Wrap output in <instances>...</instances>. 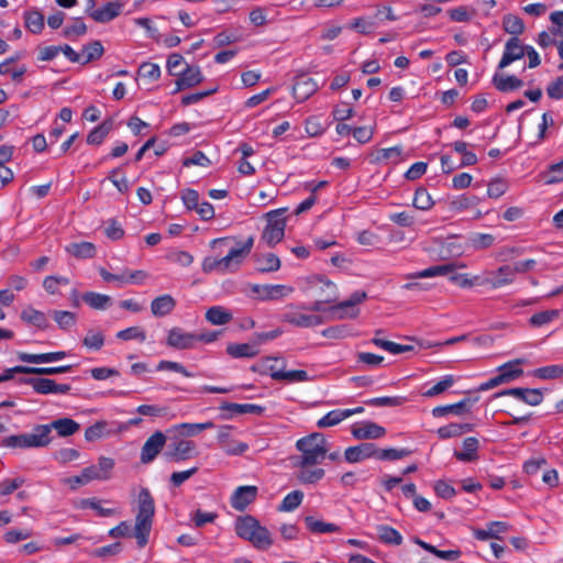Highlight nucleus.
I'll return each mask as SVG.
<instances>
[{
  "label": "nucleus",
  "mask_w": 563,
  "mask_h": 563,
  "mask_svg": "<svg viewBox=\"0 0 563 563\" xmlns=\"http://www.w3.org/2000/svg\"><path fill=\"white\" fill-rule=\"evenodd\" d=\"M139 76L151 82L156 81L161 77V68L155 63H143L139 68Z\"/></svg>",
  "instance_id": "57"
},
{
  "label": "nucleus",
  "mask_w": 563,
  "mask_h": 563,
  "mask_svg": "<svg viewBox=\"0 0 563 563\" xmlns=\"http://www.w3.org/2000/svg\"><path fill=\"white\" fill-rule=\"evenodd\" d=\"M267 223L262 233L261 240L267 246H274L279 243L285 234L286 221L283 218L282 210H273L266 214Z\"/></svg>",
  "instance_id": "9"
},
{
  "label": "nucleus",
  "mask_w": 563,
  "mask_h": 563,
  "mask_svg": "<svg viewBox=\"0 0 563 563\" xmlns=\"http://www.w3.org/2000/svg\"><path fill=\"white\" fill-rule=\"evenodd\" d=\"M303 499V493L301 490H292L287 494L278 506L279 511L290 512L297 509Z\"/></svg>",
  "instance_id": "48"
},
{
  "label": "nucleus",
  "mask_w": 563,
  "mask_h": 563,
  "mask_svg": "<svg viewBox=\"0 0 563 563\" xmlns=\"http://www.w3.org/2000/svg\"><path fill=\"white\" fill-rule=\"evenodd\" d=\"M563 375L561 365H549L534 371V376L541 379H554Z\"/></svg>",
  "instance_id": "61"
},
{
  "label": "nucleus",
  "mask_w": 563,
  "mask_h": 563,
  "mask_svg": "<svg viewBox=\"0 0 563 563\" xmlns=\"http://www.w3.org/2000/svg\"><path fill=\"white\" fill-rule=\"evenodd\" d=\"M454 384V377L452 375L444 376L434 386L423 393L424 397H434L449 389Z\"/></svg>",
  "instance_id": "63"
},
{
  "label": "nucleus",
  "mask_w": 563,
  "mask_h": 563,
  "mask_svg": "<svg viewBox=\"0 0 563 563\" xmlns=\"http://www.w3.org/2000/svg\"><path fill=\"white\" fill-rule=\"evenodd\" d=\"M166 444V435L162 431L154 432L143 444L141 462L148 464L155 460Z\"/></svg>",
  "instance_id": "15"
},
{
  "label": "nucleus",
  "mask_w": 563,
  "mask_h": 563,
  "mask_svg": "<svg viewBox=\"0 0 563 563\" xmlns=\"http://www.w3.org/2000/svg\"><path fill=\"white\" fill-rule=\"evenodd\" d=\"M166 344L177 350L194 349L197 344L196 333L186 332L181 328H172L167 333Z\"/></svg>",
  "instance_id": "16"
},
{
  "label": "nucleus",
  "mask_w": 563,
  "mask_h": 563,
  "mask_svg": "<svg viewBox=\"0 0 563 563\" xmlns=\"http://www.w3.org/2000/svg\"><path fill=\"white\" fill-rule=\"evenodd\" d=\"M117 338L122 341L137 340L144 342L146 332L141 327H130L117 333Z\"/></svg>",
  "instance_id": "59"
},
{
  "label": "nucleus",
  "mask_w": 563,
  "mask_h": 563,
  "mask_svg": "<svg viewBox=\"0 0 563 563\" xmlns=\"http://www.w3.org/2000/svg\"><path fill=\"white\" fill-rule=\"evenodd\" d=\"M221 410H228L235 415H262L264 412V408L262 406L255 404H234V402H223L220 406Z\"/></svg>",
  "instance_id": "41"
},
{
  "label": "nucleus",
  "mask_w": 563,
  "mask_h": 563,
  "mask_svg": "<svg viewBox=\"0 0 563 563\" xmlns=\"http://www.w3.org/2000/svg\"><path fill=\"white\" fill-rule=\"evenodd\" d=\"M203 75L199 66H190L186 64L184 69H180V74L177 76L176 88L173 93H177L181 90L192 88L203 81Z\"/></svg>",
  "instance_id": "17"
},
{
  "label": "nucleus",
  "mask_w": 563,
  "mask_h": 563,
  "mask_svg": "<svg viewBox=\"0 0 563 563\" xmlns=\"http://www.w3.org/2000/svg\"><path fill=\"white\" fill-rule=\"evenodd\" d=\"M468 399H463L456 404L439 406L432 409L433 417H442L448 413L461 415L463 411L468 410L466 407L470 405Z\"/></svg>",
  "instance_id": "52"
},
{
  "label": "nucleus",
  "mask_w": 563,
  "mask_h": 563,
  "mask_svg": "<svg viewBox=\"0 0 563 563\" xmlns=\"http://www.w3.org/2000/svg\"><path fill=\"white\" fill-rule=\"evenodd\" d=\"M351 432L353 437L358 440L379 439L386 433L383 427L372 421H364L353 426Z\"/></svg>",
  "instance_id": "24"
},
{
  "label": "nucleus",
  "mask_w": 563,
  "mask_h": 563,
  "mask_svg": "<svg viewBox=\"0 0 563 563\" xmlns=\"http://www.w3.org/2000/svg\"><path fill=\"white\" fill-rule=\"evenodd\" d=\"M24 22L26 29L34 34L41 33L44 29V16L37 10L25 11Z\"/></svg>",
  "instance_id": "46"
},
{
  "label": "nucleus",
  "mask_w": 563,
  "mask_h": 563,
  "mask_svg": "<svg viewBox=\"0 0 563 563\" xmlns=\"http://www.w3.org/2000/svg\"><path fill=\"white\" fill-rule=\"evenodd\" d=\"M296 449L301 452L297 461L305 464H319L328 454L329 444L323 434L311 433L296 442Z\"/></svg>",
  "instance_id": "7"
},
{
  "label": "nucleus",
  "mask_w": 563,
  "mask_h": 563,
  "mask_svg": "<svg viewBox=\"0 0 563 563\" xmlns=\"http://www.w3.org/2000/svg\"><path fill=\"white\" fill-rule=\"evenodd\" d=\"M527 52V45H523L521 41L512 36L506 44L501 59L499 60L498 68L504 69L516 60L521 59Z\"/></svg>",
  "instance_id": "18"
},
{
  "label": "nucleus",
  "mask_w": 563,
  "mask_h": 563,
  "mask_svg": "<svg viewBox=\"0 0 563 563\" xmlns=\"http://www.w3.org/2000/svg\"><path fill=\"white\" fill-rule=\"evenodd\" d=\"M235 532L240 538L247 540L258 550H267L273 544L271 532L251 516L236 520Z\"/></svg>",
  "instance_id": "5"
},
{
  "label": "nucleus",
  "mask_w": 563,
  "mask_h": 563,
  "mask_svg": "<svg viewBox=\"0 0 563 563\" xmlns=\"http://www.w3.org/2000/svg\"><path fill=\"white\" fill-rule=\"evenodd\" d=\"M45 426L48 427L49 434L54 429L62 438L70 437L78 432L80 429V424L70 418H59Z\"/></svg>",
  "instance_id": "31"
},
{
  "label": "nucleus",
  "mask_w": 563,
  "mask_h": 563,
  "mask_svg": "<svg viewBox=\"0 0 563 563\" xmlns=\"http://www.w3.org/2000/svg\"><path fill=\"white\" fill-rule=\"evenodd\" d=\"M366 297L367 295L365 291H355L349 299L331 306L329 311L332 313L333 319H354L360 313L357 305L362 303Z\"/></svg>",
  "instance_id": "10"
},
{
  "label": "nucleus",
  "mask_w": 563,
  "mask_h": 563,
  "mask_svg": "<svg viewBox=\"0 0 563 563\" xmlns=\"http://www.w3.org/2000/svg\"><path fill=\"white\" fill-rule=\"evenodd\" d=\"M166 455L173 461L180 462L197 456L198 450L194 441L177 438L168 445Z\"/></svg>",
  "instance_id": "12"
},
{
  "label": "nucleus",
  "mask_w": 563,
  "mask_h": 563,
  "mask_svg": "<svg viewBox=\"0 0 563 563\" xmlns=\"http://www.w3.org/2000/svg\"><path fill=\"white\" fill-rule=\"evenodd\" d=\"M503 29L506 33L511 34L516 37L523 33L525 24L521 18L514 14H506L503 18Z\"/></svg>",
  "instance_id": "47"
},
{
  "label": "nucleus",
  "mask_w": 563,
  "mask_h": 563,
  "mask_svg": "<svg viewBox=\"0 0 563 563\" xmlns=\"http://www.w3.org/2000/svg\"><path fill=\"white\" fill-rule=\"evenodd\" d=\"M465 267L464 264H443L434 265L409 275L408 278H432L437 276H449L451 283L457 285L461 288H471L474 286H483L484 279L482 275L471 277L468 274L456 273L457 268Z\"/></svg>",
  "instance_id": "4"
},
{
  "label": "nucleus",
  "mask_w": 563,
  "mask_h": 563,
  "mask_svg": "<svg viewBox=\"0 0 563 563\" xmlns=\"http://www.w3.org/2000/svg\"><path fill=\"white\" fill-rule=\"evenodd\" d=\"M176 300L170 295H162L154 298L151 302L152 314L156 318L165 317L174 311Z\"/></svg>",
  "instance_id": "29"
},
{
  "label": "nucleus",
  "mask_w": 563,
  "mask_h": 563,
  "mask_svg": "<svg viewBox=\"0 0 563 563\" xmlns=\"http://www.w3.org/2000/svg\"><path fill=\"white\" fill-rule=\"evenodd\" d=\"M205 317L206 320L213 325H224L233 319L232 312L222 306L209 308Z\"/></svg>",
  "instance_id": "35"
},
{
  "label": "nucleus",
  "mask_w": 563,
  "mask_h": 563,
  "mask_svg": "<svg viewBox=\"0 0 563 563\" xmlns=\"http://www.w3.org/2000/svg\"><path fill=\"white\" fill-rule=\"evenodd\" d=\"M294 465L298 468L296 478L302 485L317 484L324 477V470L318 467L317 464H305L302 461H296Z\"/></svg>",
  "instance_id": "20"
},
{
  "label": "nucleus",
  "mask_w": 563,
  "mask_h": 563,
  "mask_svg": "<svg viewBox=\"0 0 563 563\" xmlns=\"http://www.w3.org/2000/svg\"><path fill=\"white\" fill-rule=\"evenodd\" d=\"M112 129L111 122H103L102 124L95 128L87 136L88 144L99 145L103 142L106 136Z\"/></svg>",
  "instance_id": "56"
},
{
  "label": "nucleus",
  "mask_w": 563,
  "mask_h": 563,
  "mask_svg": "<svg viewBox=\"0 0 563 563\" xmlns=\"http://www.w3.org/2000/svg\"><path fill=\"white\" fill-rule=\"evenodd\" d=\"M82 344L93 351H99L104 345V335L101 331L90 329L82 340Z\"/></svg>",
  "instance_id": "55"
},
{
  "label": "nucleus",
  "mask_w": 563,
  "mask_h": 563,
  "mask_svg": "<svg viewBox=\"0 0 563 563\" xmlns=\"http://www.w3.org/2000/svg\"><path fill=\"white\" fill-rule=\"evenodd\" d=\"M377 448L374 443H361L355 446H350L345 450V460L350 463H357L363 460L375 457Z\"/></svg>",
  "instance_id": "25"
},
{
  "label": "nucleus",
  "mask_w": 563,
  "mask_h": 563,
  "mask_svg": "<svg viewBox=\"0 0 563 563\" xmlns=\"http://www.w3.org/2000/svg\"><path fill=\"white\" fill-rule=\"evenodd\" d=\"M214 428L212 421H206L201 423L183 422L172 426L167 432L174 438H189L195 437L198 433Z\"/></svg>",
  "instance_id": "22"
},
{
  "label": "nucleus",
  "mask_w": 563,
  "mask_h": 563,
  "mask_svg": "<svg viewBox=\"0 0 563 563\" xmlns=\"http://www.w3.org/2000/svg\"><path fill=\"white\" fill-rule=\"evenodd\" d=\"M154 514V499L147 488H142L137 497V514L134 526V537L140 548L145 547L148 541Z\"/></svg>",
  "instance_id": "3"
},
{
  "label": "nucleus",
  "mask_w": 563,
  "mask_h": 563,
  "mask_svg": "<svg viewBox=\"0 0 563 563\" xmlns=\"http://www.w3.org/2000/svg\"><path fill=\"white\" fill-rule=\"evenodd\" d=\"M257 495L255 486H240L231 496V506L235 510H244L251 503H253Z\"/></svg>",
  "instance_id": "23"
},
{
  "label": "nucleus",
  "mask_w": 563,
  "mask_h": 563,
  "mask_svg": "<svg viewBox=\"0 0 563 563\" xmlns=\"http://www.w3.org/2000/svg\"><path fill=\"white\" fill-rule=\"evenodd\" d=\"M66 252L77 258H92L96 246L90 242H75L65 247Z\"/></svg>",
  "instance_id": "38"
},
{
  "label": "nucleus",
  "mask_w": 563,
  "mask_h": 563,
  "mask_svg": "<svg viewBox=\"0 0 563 563\" xmlns=\"http://www.w3.org/2000/svg\"><path fill=\"white\" fill-rule=\"evenodd\" d=\"M479 442L476 438L470 437L463 441V450L455 451L454 456L461 462H473L478 459Z\"/></svg>",
  "instance_id": "34"
},
{
  "label": "nucleus",
  "mask_w": 563,
  "mask_h": 563,
  "mask_svg": "<svg viewBox=\"0 0 563 563\" xmlns=\"http://www.w3.org/2000/svg\"><path fill=\"white\" fill-rule=\"evenodd\" d=\"M509 525L504 521H492L488 522L486 529L474 528L473 536L481 541L488 539H499L500 534L508 532Z\"/></svg>",
  "instance_id": "26"
},
{
  "label": "nucleus",
  "mask_w": 563,
  "mask_h": 563,
  "mask_svg": "<svg viewBox=\"0 0 563 563\" xmlns=\"http://www.w3.org/2000/svg\"><path fill=\"white\" fill-rule=\"evenodd\" d=\"M495 87L503 92L512 91L522 87L523 82L516 76L495 74L493 77Z\"/></svg>",
  "instance_id": "39"
},
{
  "label": "nucleus",
  "mask_w": 563,
  "mask_h": 563,
  "mask_svg": "<svg viewBox=\"0 0 563 563\" xmlns=\"http://www.w3.org/2000/svg\"><path fill=\"white\" fill-rule=\"evenodd\" d=\"M523 363L522 358H516L498 367L499 376H505V384L520 377L523 371L519 367Z\"/></svg>",
  "instance_id": "40"
},
{
  "label": "nucleus",
  "mask_w": 563,
  "mask_h": 563,
  "mask_svg": "<svg viewBox=\"0 0 563 563\" xmlns=\"http://www.w3.org/2000/svg\"><path fill=\"white\" fill-rule=\"evenodd\" d=\"M271 377L274 380H287L290 383L294 382H307L309 380V375L303 369H294V371H273Z\"/></svg>",
  "instance_id": "43"
},
{
  "label": "nucleus",
  "mask_w": 563,
  "mask_h": 563,
  "mask_svg": "<svg viewBox=\"0 0 563 563\" xmlns=\"http://www.w3.org/2000/svg\"><path fill=\"white\" fill-rule=\"evenodd\" d=\"M67 356V353L65 351H57V352H48V353H41V354H31L25 352L18 353V358L24 363H32V364H43V363H52L57 362Z\"/></svg>",
  "instance_id": "28"
},
{
  "label": "nucleus",
  "mask_w": 563,
  "mask_h": 563,
  "mask_svg": "<svg viewBox=\"0 0 563 563\" xmlns=\"http://www.w3.org/2000/svg\"><path fill=\"white\" fill-rule=\"evenodd\" d=\"M53 438L46 426L37 424L30 433L9 435L1 440V445L11 449L45 448L51 444Z\"/></svg>",
  "instance_id": "6"
},
{
  "label": "nucleus",
  "mask_w": 563,
  "mask_h": 563,
  "mask_svg": "<svg viewBox=\"0 0 563 563\" xmlns=\"http://www.w3.org/2000/svg\"><path fill=\"white\" fill-rule=\"evenodd\" d=\"M473 430V426L470 423H450L448 426L441 427L438 429L437 433L441 439H450L454 437H459L464 432H470Z\"/></svg>",
  "instance_id": "44"
},
{
  "label": "nucleus",
  "mask_w": 563,
  "mask_h": 563,
  "mask_svg": "<svg viewBox=\"0 0 563 563\" xmlns=\"http://www.w3.org/2000/svg\"><path fill=\"white\" fill-rule=\"evenodd\" d=\"M69 283L67 277L51 275L44 278L43 288L49 295H58L60 294V287L67 286Z\"/></svg>",
  "instance_id": "49"
},
{
  "label": "nucleus",
  "mask_w": 563,
  "mask_h": 563,
  "mask_svg": "<svg viewBox=\"0 0 563 563\" xmlns=\"http://www.w3.org/2000/svg\"><path fill=\"white\" fill-rule=\"evenodd\" d=\"M501 396H512L530 406H538L543 400V394L540 389L533 388H510L505 389L503 391L496 393L494 395L495 398L501 397Z\"/></svg>",
  "instance_id": "21"
},
{
  "label": "nucleus",
  "mask_w": 563,
  "mask_h": 563,
  "mask_svg": "<svg viewBox=\"0 0 563 563\" xmlns=\"http://www.w3.org/2000/svg\"><path fill=\"white\" fill-rule=\"evenodd\" d=\"M302 292L314 297L309 306L311 312L325 311V305L335 302L339 299L336 285L322 275H311L300 280Z\"/></svg>",
  "instance_id": "2"
},
{
  "label": "nucleus",
  "mask_w": 563,
  "mask_h": 563,
  "mask_svg": "<svg viewBox=\"0 0 563 563\" xmlns=\"http://www.w3.org/2000/svg\"><path fill=\"white\" fill-rule=\"evenodd\" d=\"M286 311L282 316V321L297 328H314L324 322V319L311 311L306 305H288Z\"/></svg>",
  "instance_id": "8"
},
{
  "label": "nucleus",
  "mask_w": 563,
  "mask_h": 563,
  "mask_svg": "<svg viewBox=\"0 0 563 563\" xmlns=\"http://www.w3.org/2000/svg\"><path fill=\"white\" fill-rule=\"evenodd\" d=\"M256 271L260 273H273L280 268V260L273 253L256 255Z\"/></svg>",
  "instance_id": "36"
},
{
  "label": "nucleus",
  "mask_w": 563,
  "mask_h": 563,
  "mask_svg": "<svg viewBox=\"0 0 563 563\" xmlns=\"http://www.w3.org/2000/svg\"><path fill=\"white\" fill-rule=\"evenodd\" d=\"M303 520L307 529L312 533H333L341 531V528L338 525L324 522L312 516H307Z\"/></svg>",
  "instance_id": "37"
},
{
  "label": "nucleus",
  "mask_w": 563,
  "mask_h": 563,
  "mask_svg": "<svg viewBox=\"0 0 563 563\" xmlns=\"http://www.w3.org/2000/svg\"><path fill=\"white\" fill-rule=\"evenodd\" d=\"M87 32V26L81 19H75L70 25L64 29V36L67 38H76Z\"/></svg>",
  "instance_id": "64"
},
{
  "label": "nucleus",
  "mask_w": 563,
  "mask_h": 563,
  "mask_svg": "<svg viewBox=\"0 0 563 563\" xmlns=\"http://www.w3.org/2000/svg\"><path fill=\"white\" fill-rule=\"evenodd\" d=\"M251 290L262 301L278 300L288 297L294 292V288L287 285H257L251 286Z\"/></svg>",
  "instance_id": "14"
},
{
  "label": "nucleus",
  "mask_w": 563,
  "mask_h": 563,
  "mask_svg": "<svg viewBox=\"0 0 563 563\" xmlns=\"http://www.w3.org/2000/svg\"><path fill=\"white\" fill-rule=\"evenodd\" d=\"M78 508H80V509L90 508V509L95 510L100 517H110V516L118 514L117 509H114V508H104L102 506V501L97 498H86V499L79 500Z\"/></svg>",
  "instance_id": "45"
},
{
  "label": "nucleus",
  "mask_w": 563,
  "mask_h": 563,
  "mask_svg": "<svg viewBox=\"0 0 563 563\" xmlns=\"http://www.w3.org/2000/svg\"><path fill=\"white\" fill-rule=\"evenodd\" d=\"M482 277L484 279L482 282L483 286L488 285L494 289L509 285L515 280L514 269L510 265H504L496 272H485Z\"/></svg>",
  "instance_id": "19"
},
{
  "label": "nucleus",
  "mask_w": 563,
  "mask_h": 563,
  "mask_svg": "<svg viewBox=\"0 0 563 563\" xmlns=\"http://www.w3.org/2000/svg\"><path fill=\"white\" fill-rule=\"evenodd\" d=\"M121 3L108 2L103 7L90 11V16L99 23H107L115 19L121 13Z\"/></svg>",
  "instance_id": "30"
},
{
  "label": "nucleus",
  "mask_w": 563,
  "mask_h": 563,
  "mask_svg": "<svg viewBox=\"0 0 563 563\" xmlns=\"http://www.w3.org/2000/svg\"><path fill=\"white\" fill-rule=\"evenodd\" d=\"M346 413L344 409H335L329 411L322 418H320L317 422L318 428H329L339 424L343 420L346 419Z\"/></svg>",
  "instance_id": "54"
},
{
  "label": "nucleus",
  "mask_w": 563,
  "mask_h": 563,
  "mask_svg": "<svg viewBox=\"0 0 563 563\" xmlns=\"http://www.w3.org/2000/svg\"><path fill=\"white\" fill-rule=\"evenodd\" d=\"M210 245L219 255H224L206 257L202 262L203 272L230 274L236 272L249 256L254 245V238L249 236L245 241H240L234 236H225L212 240Z\"/></svg>",
  "instance_id": "1"
},
{
  "label": "nucleus",
  "mask_w": 563,
  "mask_h": 563,
  "mask_svg": "<svg viewBox=\"0 0 563 563\" xmlns=\"http://www.w3.org/2000/svg\"><path fill=\"white\" fill-rule=\"evenodd\" d=\"M433 200L431 198V195L424 188H419L415 192L413 197V206L415 208L419 210H429L433 206Z\"/></svg>",
  "instance_id": "58"
},
{
  "label": "nucleus",
  "mask_w": 563,
  "mask_h": 563,
  "mask_svg": "<svg viewBox=\"0 0 563 563\" xmlns=\"http://www.w3.org/2000/svg\"><path fill=\"white\" fill-rule=\"evenodd\" d=\"M23 383L31 386L40 395H65L71 389L68 384H58L54 379L43 377L26 378Z\"/></svg>",
  "instance_id": "11"
},
{
  "label": "nucleus",
  "mask_w": 563,
  "mask_h": 563,
  "mask_svg": "<svg viewBox=\"0 0 563 563\" xmlns=\"http://www.w3.org/2000/svg\"><path fill=\"white\" fill-rule=\"evenodd\" d=\"M317 89L318 85L313 78L308 76H300L297 78L292 87V93L298 101L302 102L312 96Z\"/></svg>",
  "instance_id": "27"
},
{
  "label": "nucleus",
  "mask_w": 563,
  "mask_h": 563,
  "mask_svg": "<svg viewBox=\"0 0 563 563\" xmlns=\"http://www.w3.org/2000/svg\"><path fill=\"white\" fill-rule=\"evenodd\" d=\"M377 534L380 541L388 543V544H395L399 545L402 542L401 534L394 528L389 526H378L377 527Z\"/></svg>",
  "instance_id": "53"
},
{
  "label": "nucleus",
  "mask_w": 563,
  "mask_h": 563,
  "mask_svg": "<svg viewBox=\"0 0 563 563\" xmlns=\"http://www.w3.org/2000/svg\"><path fill=\"white\" fill-rule=\"evenodd\" d=\"M411 452L408 449H399V450L398 449H384V450L377 449L375 457H377L378 460L394 461V460H400L402 457H406Z\"/></svg>",
  "instance_id": "62"
},
{
  "label": "nucleus",
  "mask_w": 563,
  "mask_h": 563,
  "mask_svg": "<svg viewBox=\"0 0 563 563\" xmlns=\"http://www.w3.org/2000/svg\"><path fill=\"white\" fill-rule=\"evenodd\" d=\"M21 320L29 325L44 330L48 327V320L44 312L34 309L33 307H25L21 311Z\"/></svg>",
  "instance_id": "33"
},
{
  "label": "nucleus",
  "mask_w": 563,
  "mask_h": 563,
  "mask_svg": "<svg viewBox=\"0 0 563 563\" xmlns=\"http://www.w3.org/2000/svg\"><path fill=\"white\" fill-rule=\"evenodd\" d=\"M82 300L92 309L106 310L110 307L112 298L104 294L88 291L82 295Z\"/></svg>",
  "instance_id": "42"
},
{
  "label": "nucleus",
  "mask_w": 563,
  "mask_h": 563,
  "mask_svg": "<svg viewBox=\"0 0 563 563\" xmlns=\"http://www.w3.org/2000/svg\"><path fill=\"white\" fill-rule=\"evenodd\" d=\"M53 318L63 330H67L76 323V314L70 311L56 310L53 312Z\"/></svg>",
  "instance_id": "60"
},
{
  "label": "nucleus",
  "mask_w": 563,
  "mask_h": 563,
  "mask_svg": "<svg viewBox=\"0 0 563 563\" xmlns=\"http://www.w3.org/2000/svg\"><path fill=\"white\" fill-rule=\"evenodd\" d=\"M81 64H88L92 60L99 59L103 54V46L101 42L95 41L82 48Z\"/></svg>",
  "instance_id": "51"
},
{
  "label": "nucleus",
  "mask_w": 563,
  "mask_h": 563,
  "mask_svg": "<svg viewBox=\"0 0 563 563\" xmlns=\"http://www.w3.org/2000/svg\"><path fill=\"white\" fill-rule=\"evenodd\" d=\"M227 353L234 358H252L260 351L254 340L250 343H232L227 346Z\"/></svg>",
  "instance_id": "32"
},
{
  "label": "nucleus",
  "mask_w": 563,
  "mask_h": 563,
  "mask_svg": "<svg viewBox=\"0 0 563 563\" xmlns=\"http://www.w3.org/2000/svg\"><path fill=\"white\" fill-rule=\"evenodd\" d=\"M559 317H560V311L556 309L544 310V311H540V312L532 314L529 320V323H530V325H532L534 328H540L545 324H549L550 322L554 321Z\"/></svg>",
  "instance_id": "50"
},
{
  "label": "nucleus",
  "mask_w": 563,
  "mask_h": 563,
  "mask_svg": "<svg viewBox=\"0 0 563 563\" xmlns=\"http://www.w3.org/2000/svg\"><path fill=\"white\" fill-rule=\"evenodd\" d=\"M231 431V426L220 427L217 434L219 445L228 455H242L244 452L249 450V444L232 439Z\"/></svg>",
  "instance_id": "13"
}]
</instances>
